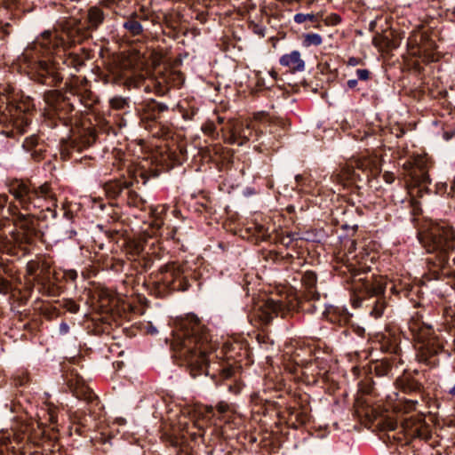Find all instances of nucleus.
Listing matches in <instances>:
<instances>
[{"label": "nucleus", "mask_w": 455, "mask_h": 455, "mask_svg": "<svg viewBox=\"0 0 455 455\" xmlns=\"http://www.w3.org/2000/svg\"><path fill=\"white\" fill-rule=\"evenodd\" d=\"M127 204L130 206L137 207L141 210H146L147 202L135 191L128 190L127 192Z\"/></svg>", "instance_id": "33"}, {"label": "nucleus", "mask_w": 455, "mask_h": 455, "mask_svg": "<svg viewBox=\"0 0 455 455\" xmlns=\"http://www.w3.org/2000/svg\"><path fill=\"white\" fill-rule=\"evenodd\" d=\"M138 110L141 120H156L162 113L168 110V106L150 99L141 102Z\"/></svg>", "instance_id": "17"}, {"label": "nucleus", "mask_w": 455, "mask_h": 455, "mask_svg": "<svg viewBox=\"0 0 455 455\" xmlns=\"http://www.w3.org/2000/svg\"><path fill=\"white\" fill-rule=\"evenodd\" d=\"M261 132L255 124H251L243 127L240 132V138L243 142H256L259 140Z\"/></svg>", "instance_id": "27"}, {"label": "nucleus", "mask_w": 455, "mask_h": 455, "mask_svg": "<svg viewBox=\"0 0 455 455\" xmlns=\"http://www.w3.org/2000/svg\"><path fill=\"white\" fill-rule=\"evenodd\" d=\"M283 258H284L285 259H290V260H291V259H295V258H299V256H295V255H293L292 253L287 252V253L283 256Z\"/></svg>", "instance_id": "63"}, {"label": "nucleus", "mask_w": 455, "mask_h": 455, "mask_svg": "<svg viewBox=\"0 0 455 455\" xmlns=\"http://www.w3.org/2000/svg\"><path fill=\"white\" fill-rule=\"evenodd\" d=\"M392 370V363L387 358L378 361L373 365V371L377 376H387Z\"/></svg>", "instance_id": "34"}, {"label": "nucleus", "mask_w": 455, "mask_h": 455, "mask_svg": "<svg viewBox=\"0 0 455 455\" xmlns=\"http://www.w3.org/2000/svg\"><path fill=\"white\" fill-rule=\"evenodd\" d=\"M108 14L99 6H92L87 11L86 20L87 27L91 32L97 30L105 21Z\"/></svg>", "instance_id": "23"}, {"label": "nucleus", "mask_w": 455, "mask_h": 455, "mask_svg": "<svg viewBox=\"0 0 455 455\" xmlns=\"http://www.w3.org/2000/svg\"><path fill=\"white\" fill-rule=\"evenodd\" d=\"M148 332L150 334H156L158 331L155 326L150 324L149 326H148Z\"/></svg>", "instance_id": "62"}, {"label": "nucleus", "mask_w": 455, "mask_h": 455, "mask_svg": "<svg viewBox=\"0 0 455 455\" xmlns=\"http://www.w3.org/2000/svg\"><path fill=\"white\" fill-rule=\"evenodd\" d=\"M144 144H119L120 147H115L112 148V155L115 158L113 162L114 165H117L118 169L123 167H130L132 164L136 163V159L140 158V156H136L137 149L142 153V146Z\"/></svg>", "instance_id": "13"}, {"label": "nucleus", "mask_w": 455, "mask_h": 455, "mask_svg": "<svg viewBox=\"0 0 455 455\" xmlns=\"http://www.w3.org/2000/svg\"><path fill=\"white\" fill-rule=\"evenodd\" d=\"M228 391L233 395H239L243 389V384L235 380L233 383L228 384Z\"/></svg>", "instance_id": "48"}, {"label": "nucleus", "mask_w": 455, "mask_h": 455, "mask_svg": "<svg viewBox=\"0 0 455 455\" xmlns=\"http://www.w3.org/2000/svg\"><path fill=\"white\" fill-rule=\"evenodd\" d=\"M42 289L44 290V293L48 296H57L60 293L59 287L53 283H51L49 278L41 282Z\"/></svg>", "instance_id": "39"}, {"label": "nucleus", "mask_w": 455, "mask_h": 455, "mask_svg": "<svg viewBox=\"0 0 455 455\" xmlns=\"http://www.w3.org/2000/svg\"><path fill=\"white\" fill-rule=\"evenodd\" d=\"M428 40V36L426 33L418 31L413 32L410 37L408 38V45L411 48H418L419 51L425 44V43Z\"/></svg>", "instance_id": "30"}, {"label": "nucleus", "mask_w": 455, "mask_h": 455, "mask_svg": "<svg viewBox=\"0 0 455 455\" xmlns=\"http://www.w3.org/2000/svg\"><path fill=\"white\" fill-rule=\"evenodd\" d=\"M357 79H350L347 81V86L349 89H354L357 85Z\"/></svg>", "instance_id": "59"}, {"label": "nucleus", "mask_w": 455, "mask_h": 455, "mask_svg": "<svg viewBox=\"0 0 455 455\" xmlns=\"http://www.w3.org/2000/svg\"><path fill=\"white\" fill-rule=\"evenodd\" d=\"M288 420L293 428L305 425L309 421L310 415L306 411H299L294 407L287 408Z\"/></svg>", "instance_id": "25"}, {"label": "nucleus", "mask_w": 455, "mask_h": 455, "mask_svg": "<svg viewBox=\"0 0 455 455\" xmlns=\"http://www.w3.org/2000/svg\"><path fill=\"white\" fill-rule=\"evenodd\" d=\"M301 297L292 295L278 299L269 298L258 305L252 317L258 320L260 325H267L275 317L284 318L293 311L314 313L316 310L314 302L320 299V293L316 290V274L314 271H306L301 276Z\"/></svg>", "instance_id": "4"}, {"label": "nucleus", "mask_w": 455, "mask_h": 455, "mask_svg": "<svg viewBox=\"0 0 455 455\" xmlns=\"http://www.w3.org/2000/svg\"><path fill=\"white\" fill-rule=\"evenodd\" d=\"M35 105L30 97L14 94L11 87L0 92V121L12 124L23 133L31 122Z\"/></svg>", "instance_id": "7"}, {"label": "nucleus", "mask_w": 455, "mask_h": 455, "mask_svg": "<svg viewBox=\"0 0 455 455\" xmlns=\"http://www.w3.org/2000/svg\"><path fill=\"white\" fill-rule=\"evenodd\" d=\"M219 344L209 329L195 315H188L177 323L172 348L176 358L186 364L193 378L210 375V355Z\"/></svg>", "instance_id": "3"}, {"label": "nucleus", "mask_w": 455, "mask_h": 455, "mask_svg": "<svg viewBox=\"0 0 455 455\" xmlns=\"http://www.w3.org/2000/svg\"><path fill=\"white\" fill-rule=\"evenodd\" d=\"M203 435L204 434L201 430H199L198 432L190 433V437L193 441H196L197 438L203 437Z\"/></svg>", "instance_id": "56"}, {"label": "nucleus", "mask_w": 455, "mask_h": 455, "mask_svg": "<svg viewBox=\"0 0 455 455\" xmlns=\"http://www.w3.org/2000/svg\"><path fill=\"white\" fill-rule=\"evenodd\" d=\"M215 407H216V411L219 413V415H225L233 411L232 404L227 403L225 401L219 402Z\"/></svg>", "instance_id": "44"}, {"label": "nucleus", "mask_w": 455, "mask_h": 455, "mask_svg": "<svg viewBox=\"0 0 455 455\" xmlns=\"http://www.w3.org/2000/svg\"><path fill=\"white\" fill-rule=\"evenodd\" d=\"M132 182L125 180H113L104 184V191L108 198L117 199L124 189H128Z\"/></svg>", "instance_id": "24"}, {"label": "nucleus", "mask_w": 455, "mask_h": 455, "mask_svg": "<svg viewBox=\"0 0 455 455\" xmlns=\"http://www.w3.org/2000/svg\"><path fill=\"white\" fill-rule=\"evenodd\" d=\"M8 187L14 202L9 203L8 196L0 194V216L10 220L16 229L10 233L4 248L12 256L24 257L36 245L38 221L56 219L57 197L49 182L36 186L14 180Z\"/></svg>", "instance_id": "1"}, {"label": "nucleus", "mask_w": 455, "mask_h": 455, "mask_svg": "<svg viewBox=\"0 0 455 455\" xmlns=\"http://www.w3.org/2000/svg\"><path fill=\"white\" fill-rule=\"evenodd\" d=\"M324 314L329 322L339 326L347 324L352 317V315L345 307L332 305L326 307Z\"/></svg>", "instance_id": "21"}, {"label": "nucleus", "mask_w": 455, "mask_h": 455, "mask_svg": "<svg viewBox=\"0 0 455 455\" xmlns=\"http://www.w3.org/2000/svg\"><path fill=\"white\" fill-rule=\"evenodd\" d=\"M408 329L417 342L434 336L431 325L424 323L422 317L418 314L409 320Z\"/></svg>", "instance_id": "18"}, {"label": "nucleus", "mask_w": 455, "mask_h": 455, "mask_svg": "<svg viewBox=\"0 0 455 455\" xmlns=\"http://www.w3.org/2000/svg\"><path fill=\"white\" fill-rule=\"evenodd\" d=\"M324 22L328 26L338 25L341 22V18L339 14L331 13L325 18Z\"/></svg>", "instance_id": "49"}, {"label": "nucleus", "mask_w": 455, "mask_h": 455, "mask_svg": "<svg viewBox=\"0 0 455 455\" xmlns=\"http://www.w3.org/2000/svg\"><path fill=\"white\" fill-rule=\"evenodd\" d=\"M243 194L244 196L249 197L254 196L256 194V190L254 188L248 187L243 190Z\"/></svg>", "instance_id": "53"}, {"label": "nucleus", "mask_w": 455, "mask_h": 455, "mask_svg": "<svg viewBox=\"0 0 455 455\" xmlns=\"http://www.w3.org/2000/svg\"><path fill=\"white\" fill-rule=\"evenodd\" d=\"M410 156L411 157L403 164V166L406 170H409V172L416 184H430L431 179L428 172L434 164L432 158L425 152L419 154L411 153Z\"/></svg>", "instance_id": "11"}, {"label": "nucleus", "mask_w": 455, "mask_h": 455, "mask_svg": "<svg viewBox=\"0 0 455 455\" xmlns=\"http://www.w3.org/2000/svg\"><path fill=\"white\" fill-rule=\"evenodd\" d=\"M147 20L148 18L145 14L133 12L125 19L123 23V28L128 35L132 36H138L143 34V22Z\"/></svg>", "instance_id": "20"}, {"label": "nucleus", "mask_w": 455, "mask_h": 455, "mask_svg": "<svg viewBox=\"0 0 455 455\" xmlns=\"http://www.w3.org/2000/svg\"><path fill=\"white\" fill-rule=\"evenodd\" d=\"M356 75L359 80L367 81L370 78V71L368 69H357Z\"/></svg>", "instance_id": "51"}, {"label": "nucleus", "mask_w": 455, "mask_h": 455, "mask_svg": "<svg viewBox=\"0 0 455 455\" xmlns=\"http://www.w3.org/2000/svg\"><path fill=\"white\" fill-rule=\"evenodd\" d=\"M22 148L35 161H41L45 156L44 144H22Z\"/></svg>", "instance_id": "28"}, {"label": "nucleus", "mask_w": 455, "mask_h": 455, "mask_svg": "<svg viewBox=\"0 0 455 455\" xmlns=\"http://www.w3.org/2000/svg\"><path fill=\"white\" fill-rule=\"evenodd\" d=\"M448 394L455 398V384L448 390Z\"/></svg>", "instance_id": "64"}, {"label": "nucleus", "mask_w": 455, "mask_h": 455, "mask_svg": "<svg viewBox=\"0 0 455 455\" xmlns=\"http://www.w3.org/2000/svg\"><path fill=\"white\" fill-rule=\"evenodd\" d=\"M208 151L210 154L212 152L214 154V156H211L214 161H220L223 164L231 162L233 154L229 148H224L222 144H210Z\"/></svg>", "instance_id": "26"}, {"label": "nucleus", "mask_w": 455, "mask_h": 455, "mask_svg": "<svg viewBox=\"0 0 455 455\" xmlns=\"http://www.w3.org/2000/svg\"><path fill=\"white\" fill-rule=\"evenodd\" d=\"M418 403H419V401L416 398H411V399L400 398L399 403L397 404V408L405 413H409V412L416 410V406Z\"/></svg>", "instance_id": "35"}, {"label": "nucleus", "mask_w": 455, "mask_h": 455, "mask_svg": "<svg viewBox=\"0 0 455 455\" xmlns=\"http://www.w3.org/2000/svg\"><path fill=\"white\" fill-rule=\"evenodd\" d=\"M304 180H305V178H304V176H303V175H301V174H297V175L295 176V181H296V183H297L298 185H302V184H303V182H304Z\"/></svg>", "instance_id": "58"}, {"label": "nucleus", "mask_w": 455, "mask_h": 455, "mask_svg": "<svg viewBox=\"0 0 455 455\" xmlns=\"http://www.w3.org/2000/svg\"><path fill=\"white\" fill-rule=\"evenodd\" d=\"M322 13H296L293 17V20L297 24H302L305 22L317 23L314 28H320L319 21L322 19Z\"/></svg>", "instance_id": "29"}, {"label": "nucleus", "mask_w": 455, "mask_h": 455, "mask_svg": "<svg viewBox=\"0 0 455 455\" xmlns=\"http://www.w3.org/2000/svg\"><path fill=\"white\" fill-rule=\"evenodd\" d=\"M69 76L72 77L69 82L66 83L68 87V92L73 94L76 105L79 104L83 106L85 110H90L97 102V96L87 88V79L84 77L79 80L74 73H70Z\"/></svg>", "instance_id": "12"}, {"label": "nucleus", "mask_w": 455, "mask_h": 455, "mask_svg": "<svg viewBox=\"0 0 455 455\" xmlns=\"http://www.w3.org/2000/svg\"><path fill=\"white\" fill-rule=\"evenodd\" d=\"M186 104H187V106H184L183 104H180L179 106L180 113L182 115V117L185 120H188V121L194 120L196 116L198 114L199 109L196 107L188 106V103H186Z\"/></svg>", "instance_id": "37"}, {"label": "nucleus", "mask_w": 455, "mask_h": 455, "mask_svg": "<svg viewBox=\"0 0 455 455\" xmlns=\"http://www.w3.org/2000/svg\"><path fill=\"white\" fill-rule=\"evenodd\" d=\"M397 388L409 395L422 396L423 385L411 375H403L396 379Z\"/></svg>", "instance_id": "19"}, {"label": "nucleus", "mask_w": 455, "mask_h": 455, "mask_svg": "<svg viewBox=\"0 0 455 455\" xmlns=\"http://www.w3.org/2000/svg\"><path fill=\"white\" fill-rule=\"evenodd\" d=\"M416 358L419 363L430 368L439 364V355L443 351V339L434 335L415 344Z\"/></svg>", "instance_id": "10"}, {"label": "nucleus", "mask_w": 455, "mask_h": 455, "mask_svg": "<svg viewBox=\"0 0 455 455\" xmlns=\"http://www.w3.org/2000/svg\"><path fill=\"white\" fill-rule=\"evenodd\" d=\"M323 38L319 34L316 33H307L303 35L302 44L305 47H309L311 45L318 46L322 44Z\"/></svg>", "instance_id": "36"}, {"label": "nucleus", "mask_w": 455, "mask_h": 455, "mask_svg": "<svg viewBox=\"0 0 455 455\" xmlns=\"http://www.w3.org/2000/svg\"><path fill=\"white\" fill-rule=\"evenodd\" d=\"M63 307L72 314H76L80 308L79 305L72 299L65 300L63 303Z\"/></svg>", "instance_id": "46"}, {"label": "nucleus", "mask_w": 455, "mask_h": 455, "mask_svg": "<svg viewBox=\"0 0 455 455\" xmlns=\"http://www.w3.org/2000/svg\"><path fill=\"white\" fill-rule=\"evenodd\" d=\"M110 106L112 108L116 110H123L129 107V101L126 98H123L121 96L113 97L109 100Z\"/></svg>", "instance_id": "38"}, {"label": "nucleus", "mask_w": 455, "mask_h": 455, "mask_svg": "<svg viewBox=\"0 0 455 455\" xmlns=\"http://www.w3.org/2000/svg\"><path fill=\"white\" fill-rule=\"evenodd\" d=\"M150 214L155 219V225L157 227H161L163 225V220L161 218L162 213L165 212L164 206L154 207L150 206Z\"/></svg>", "instance_id": "40"}, {"label": "nucleus", "mask_w": 455, "mask_h": 455, "mask_svg": "<svg viewBox=\"0 0 455 455\" xmlns=\"http://www.w3.org/2000/svg\"><path fill=\"white\" fill-rule=\"evenodd\" d=\"M75 395L78 399H82L86 401L87 403H93L98 401L97 395L93 393V391L88 387L82 386L81 387H77L74 391Z\"/></svg>", "instance_id": "31"}, {"label": "nucleus", "mask_w": 455, "mask_h": 455, "mask_svg": "<svg viewBox=\"0 0 455 455\" xmlns=\"http://www.w3.org/2000/svg\"><path fill=\"white\" fill-rule=\"evenodd\" d=\"M49 115L57 116L60 120L67 124L71 114L76 109V102L73 94H69L68 90L65 93L59 91H50L44 95Z\"/></svg>", "instance_id": "9"}, {"label": "nucleus", "mask_w": 455, "mask_h": 455, "mask_svg": "<svg viewBox=\"0 0 455 455\" xmlns=\"http://www.w3.org/2000/svg\"><path fill=\"white\" fill-rule=\"evenodd\" d=\"M384 180H386V182L387 183H392L395 180V177L392 173H389V172H387L384 174Z\"/></svg>", "instance_id": "57"}, {"label": "nucleus", "mask_w": 455, "mask_h": 455, "mask_svg": "<svg viewBox=\"0 0 455 455\" xmlns=\"http://www.w3.org/2000/svg\"><path fill=\"white\" fill-rule=\"evenodd\" d=\"M92 37V32L85 21L69 18L61 23V32L44 31L27 49L23 57L28 60L32 78L47 86H57L64 78L65 68L78 72L90 58L89 52L82 49L80 53L69 52L60 56L59 60H50L55 51L66 44H82Z\"/></svg>", "instance_id": "2"}, {"label": "nucleus", "mask_w": 455, "mask_h": 455, "mask_svg": "<svg viewBox=\"0 0 455 455\" xmlns=\"http://www.w3.org/2000/svg\"><path fill=\"white\" fill-rule=\"evenodd\" d=\"M240 345L238 343H224L223 349L225 350L226 355L228 358L235 357V354L233 353L236 347H239Z\"/></svg>", "instance_id": "47"}, {"label": "nucleus", "mask_w": 455, "mask_h": 455, "mask_svg": "<svg viewBox=\"0 0 455 455\" xmlns=\"http://www.w3.org/2000/svg\"><path fill=\"white\" fill-rule=\"evenodd\" d=\"M45 419L51 424L55 425L58 422L57 407L47 405Z\"/></svg>", "instance_id": "42"}, {"label": "nucleus", "mask_w": 455, "mask_h": 455, "mask_svg": "<svg viewBox=\"0 0 455 455\" xmlns=\"http://www.w3.org/2000/svg\"><path fill=\"white\" fill-rule=\"evenodd\" d=\"M218 371V375L215 372L212 374V379L215 381L216 385H220V380H228L233 377L235 370L232 366H222Z\"/></svg>", "instance_id": "32"}, {"label": "nucleus", "mask_w": 455, "mask_h": 455, "mask_svg": "<svg viewBox=\"0 0 455 455\" xmlns=\"http://www.w3.org/2000/svg\"><path fill=\"white\" fill-rule=\"evenodd\" d=\"M158 153L161 164H167V161L180 164L184 160L186 149L184 144H162L158 147Z\"/></svg>", "instance_id": "15"}, {"label": "nucleus", "mask_w": 455, "mask_h": 455, "mask_svg": "<svg viewBox=\"0 0 455 455\" xmlns=\"http://www.w3.org/2000/svg\"><path fill=\"white\" fill-rule=\"evenodd\" d=\"M347 271L350 273L355 292L361 303L370 308V315L374 318L383 315L387 306L384 295L387 281L382 276L369 275V267H356L353 263L346 264Z\"/></svg>", "instance_id": "6"}, {"label": "nucleus", "mask_w": 455, "mask_h": 455, "mask_svg": "<svg viewBox=\"0 0 455 455\" xmlns=\"http://www.w3.org/2000/svg\"><path fill=\"white\" fill-rule=\"evenodd\" d=\"M51 267L52 264L50 261L37 258L27 263L26 273L36 282L41 283L49 278L48 275L50 274Z\"/></svg>", "instance_id": "16"}, {"label": "nucleus", "mask_w": 455, "mask_h": 455, "mask_svg": "<svg viewBox=\"0 0 455 455\" xmlns=\"http://www.w3.org/2000/svg\"><path fill=\"white\" fill-rule=\"evenodd\" d=\"M419 241L428 253L427 259L430 279L441 280L455 277V258L450 261V255L455 250V230L446 222L433 224L420 234Z\"/></svg>", "instance_id": "5"}, {"label": "nucleus", "mask_w": 455, "mask_h": 455, "mask_svg": "<svg viewBox=\"0 0 455 455\" xmlns=\"http://www.w3.org/2000/svg\"><path fill=\"white\" fill-rule=\"evenodd\" d=\"M437 192L438 194H443L446 191L447 185L445 183L443 184H437L436 185Z\"/></svg>", "instance_id": "55"}, {"label": "nucleus", "mask_w": 455, "mask_h": 455, "mask_svg": "<svg viewBox=\"0 0 455 455\" xmlns=\"http://www.w3.org/2000/svg\"><path fill=\"white\" fill-rule=\"evenodd\" d=\"M69 331V326L67 323L65 322H62L60 324V333L62 334V335H65L67 334L68 332Z\"/></svg>", "instance_id": "52"}, {"label": "nucleus", "mask_w": 455, "mask_h": 455, "mask_svg": "<svg viewBox=\"0 0 455 455\" xmlns=\"http://www.w3.org/2000/svg\"><path fill=\"white\" fill-rule=\"evenodd\" d=\"M279 63L281 66L288 68L292 73L304 71L306 66L300 52L297 50L281 56Z\"/></svg>", "instance_id": "22"}, {"label": "nucleus", "mask_w": 455, "mask_h": 455, "mask_svg": "<svg viewBox=\"0 0 455 455\" xmlns=\"http://www.w3.org/2000/svg\"><path fill=\"white\" fill-rule=\"evenodd\" d=\"M193 270L186 265L175 262L160 267L150 284V293L163 298L173 291H186L191 286Z\"/></svg>", "instance_id": "8"}, {"label": "nucleus", "mask_w": 455, "mask_h": 455, "mask_svg": "<svg viewBox=\"0 0 455 455\" xmlns=\"http://www.w3.org/2000/svg\"><path fill=\"white\" fill-rule=\"evenodd\" d=\"M216 129H217V127L213 122H207L202 126L203 132L205 134H207L210 137V139H212V140L218 139V137H217L218 132H216Z\"/></svg>", "instance_id": "41"}, {"label": "nucleus", "mask_w": 455, "mask_h": 455, "mask_svg": "<svg viewBox=\"0 0 455 455\" xmlns=\"http://www.w3.org/2000/svg\"><path fill=\"white\" fill-rule=\"evenodd\" d=\"M348 254H352L355 249V242L354 240L349 241Z\"/></svg>", "instance_id": "61"}, {"label": "nucleus", "mask_w": 455, "mask_h": 455, "mask_svg": "<svg viewBox=\"0 0 455 455\" xmlns=\"http://www.w3.org/2000/svg\"><path fill=\"white\" fill-rule=\"evenodd\" d=\"M10 289V282L5 278L0 276V294H7Z\"/></svg>", "instance_id": "50"}, {"label": "nucleus", "mask_w": 455, "mask_h": 455, "mask_svg": "<svg viewBox=\"0 0 455 455\" xmlns=\"http://www.w3.org/2000/svg\"><path fill=\"white\" fill-rule=\"evenodd\" d=\"M205 411L207 413L209 414H212V415H215V411H216V407L212 406V405H207L205 407Z\"/></svg>", "instance_id": "60"}, {"label": "nucleus", "mask_w": 455, "mask_h": 455, "mask_svg": "<svg viewBox=\"0 0 455 455\" xmlns=\"http://www.w3.org/2000/svg\"><path fill=\"white\" fill-rule=\"evenodd\" d=\"M295 235L296 234L294 233H287L286 235H281L278 242L286 248H289L293 244L294 241L297 240Z\"/></svg>", "instance_id": "43"}, {"label": "nucleus", "mask_w": 455, "mask_h": 455, "mask_svg": "<svg viewBox=\"0 0 455 455\" xmlns=\"http://www.w3.org/2000/svg\"><path fill=\"white\" fill-rule=\"evenodd\" d=\"M360 63H361V60L356 57H350L347 60V65L352 66V67L357 66Z\"/></svg>", "instance_id": "54"}, {"label": "nucleus", "mask_w": 455, "mask_h": 455, "mask_svg": "<svg viewBox=\"0 0 455 455\" xmlns=\"http://www.w3.org/2000/svg\"><path fill=\"white\" fill-rule=\"evenodd\" d=\"M25 435L15 434L12 438L10 435L0 438V455H25Z\"/></svg>", "instance_id": "14"}, {"label": "nucleus", "mask_w": 455, "mask_h": 455, "mask_svg": "<svg viewBox=\"0 0 455 455\" xmlns=\"http://www.w3.org/2000/svg\"><path fill=\"white\" fill-rule=\"evenodd\" d=\"M388 43H389L388 38L380 34L375 35L372 38V44L375 47H378L380 49L385 46H387Z\"/></svg>", "instance_id": "45"}]
</instances>
